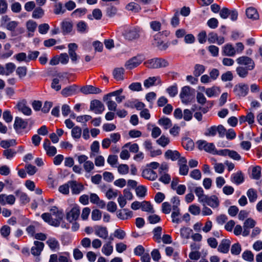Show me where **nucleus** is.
<instances>
[{
  "mask_svg": "<svg viewBox=\"0 0 262 262\" xmlns=\"http://www.w3.org/2000/svg\"><path fill=\"white\" fill-rule=\"evenodd\" d=\"M81 92L85 95L90 94H97L101 93V90L98 88L89 85L82 87L81 89Z\"/></svg>",
  "mask_w": 262,
  "mask_h": 262,
  "instance_id": "aec40b11",
  "label": "nucleus"
},
{
  "mask_svg": "<svg viewBox=\"0 0 262 262\" xmlns=\"http://www.w3.org/2000/svg\"><path fill=\"white\" fill-rule=\"evenodd\" d=\"M104 105L98 100H94L91 101L90 109L94 111L95 114H100L104 110Z\"/></svg>",
  "mask_w": 262,
  "mask_h": 262,
  "instance_id": "6e6552de",
  "label": "nucleus"
},
{
  "mask_svg": "<svg viewBox=\"0 0 262 262\" xmlns=\"http://www.w3.org/2000/svg\"><path fill=\"white\" fill-rule=\"evenodd\" d=\"M147 189L143 186H139L136 188L137 195L140 198H144L146 194Z\"/></svg>",
  "mask_w": 262,
  "mask_h": 262,
  "instance_id": "09e8293b",
  "label": "nucleus"
},
{
  "mask_svg": "<svg viewBox=\"0 0 262 262\" xmlns=\"http://www.w3.org/2000/svg\"><path fill=\"white\" fill-rule=\"evenodd\" d=\"M143 60L144 58L141 55L134 56L126 62L125 67L126 69L132 70L139 66Z\"/></svg>",
  "mask_w": 262,
  "mask_h": 262,
  "instance_id": "20e7f679",
  "label": "nucleus"
},
{
  "mask_svg": "<svg viewBox=\"0 0 262 262\" xmlns=\"http://www.w3.org/2000/svg\"><path fill=\"white\" fill-rule=\"evenodd\" d=\"M223 53L228 56H233L236 54L235 49L231 44L228 43L224 46Z\"/></svg>",
  "mask_w": 262,
  "mask_h": 262,
  "instance_id": "393cba45",
  "label": "nucleus"
},
{
  "mask_svg": "<svg viewBox=\"0 0 262 262\" xmlns=\"http://www.w3.org/2000/svg\"><path fill=\"white\" fill-rule=\"evenodd\" d=\"M248 91V85L243 83L235 85L233 89L235 95L239 98L246 96Z\"/></svg>",
  "mask_w": 262,
  "mask_h": 262,
  "instance_id": "39448f33",
  "label": "nucleus"
},
{
  "mask_svg": "<svg viewBox=\"0 0 262 262\" xmlns=\"http://www.w3.org/2000/svg\"><path fill=\"white\" fill-rule=\"evenodd\" d=\"M142 176L150 181H154L158 178L157 173L151 168H148L142 171Z\"/></svg>",
  "mask_w": 262,
  "mask_h": 262,
  "instance_id": "6ab92c4d",
  "label": "nucleus"
},
{
  "mask_svg": "<svg viewBox=\"0 0 262 262\" xmlns=\"http://www.w3.org/2000/svg\"><path fill=\"white\" fill-rule=\"evenodd\" d=\"M194 90L189 86H185L182 88L180 97L183 103L187 104L190 101L189 97L193 94Z\"/></svg>",
  "mask_w": 262,
  "mask_h": 262,
  "instance_id": "7ed1b4c3",
  "label": "nucleus"
},
{
  "mask_svg": "<svg viewBox=\"0 0 262 262\" xmlns=\"http://www.w3.org/2000/svg\"><path fill=\"white\" fill-rule=\"evenodd\" d=\"M261 176V167L259 166H256L252 168V178L253 179L258 180Z\"/></svg>",
  "mask_w": 262,
  "mask_h": 262,
  "instance_id": "a18cd8bd",
  "label": "nucleus"
},
{
  "mask_svg": "<svg viewBox=\"0 0 262 262\" xmlns=\"http://www.w3.org/2000/svg\"><path fill=\"white\" fill-rule=\"evenodd\" d=\"M141 209L142 211L145 212H150L152 213L155 212L150 202L148 201H144L142 202Z\"/></svg>",
  "mask_w": 262,
  "mask_h": 262,
  "instance_id": "473e14b6",
  "label": "nucleus"
},
{
  "mask_svg": "<svg viewBox=\"0 0 262 262\" xmlns=\"http://www.w3.org/2000/svg\"><path fill=\"white\" fill-rule=\"evenodd\" d=\"M124 72V69L122 68L115 69L113 73L114 78L117 80H122Z\"/></svg>",
  "mask_w": 262,
  "mask_h": 262,
  "instance_id": "72a5a7b5",
  "label": "nucleus"
},
{
  "mask_svg": "<svg viewBox=\"0 0 262 262\" xmlns=\"http://www.w3.org/2000/svg\"><path fill=\"white\" fill-rule=\"evenodd\" d=\"M242 251V247L241 245L238 243H235L233 244L231 248V253L233 255H239Z\"/></svg>",
  "mask_w": 262,
  "mask_h": 262,
  "instance_id": "de8ad7c7",
  "label": "nucleus"
},
{
  "mask_svg": "<svg viewBox=\"0 0 262 262\" xmlns=\"http://www.w3.org/2000/svg\"><path fill=\"white\" fill-rule=\"evenodd\" d=\"M256 224V222L252 218L247 219L244 223L243 227L253 228Z\"/></svg>",
  "mask_w": 262,
  "mask_h": 262,
  "instance_id": "338daca9",
  "label": "nucleus"
},
{
  "mask_svg": "<svg viewBox=\"0 0 262 262\" xmlns=\"http://www.w3.org/2000/svg\"><path fill=\"white\" fill-rule=\"evenodd\" d=\"M95 234L102 239H106L108 236V232L106 227L101 226H95Z\"/></svg>",
  "mask_w": 262,
  "mask_h": 262,
  "instance_id": "4468645a",
  "label": "nucleus"
},
{
  "mask_svg": "<svg viewBox=\"0 0 262 262\" xmlns=\"http://www.w3.org/2000/svg\"><path fill=\"white\" fill-rule=\"evenodd\" d=\"M78 46L75 43H70L68 45V53L73 62H76L78 59V55L76 53Z\"/></svg>",
  "mask_w": 262,
  "mask_h": 262,
  "instance_id": "f3484780",
  "label": "nucleus"
},
{
  "mask_svg": "<svg viewBox=\"0 0 262 262\" xmlns=\"http://www.w3.org/2000/svg\"><path fill=\"white\" fill-rule=\"evenodd\" d=\"M249 69L247 67H238L236 68V71L238 76L242 78L246 77L248 73Z\"/></svg>",
  "mask_w": 262,
  "mask_h": 262,
  "instance_id": "c03bdc74",
  "label": "nucleus"
},
{
  "mask_svg": "<svg viewBox=\"0 0 262 262\" xmlns=\"http://www.w3.org/2000/svg\"><path fill=\"white\" fill-rule=\"evenodd\" d=\"M71 191L73 194H78L83 190L84 186L81 183H77L76 181H69Z\"/></svg>",
  "mask_w": 262,
  "mask_h": 262,
  "instance_id": "a211bd4d",
  "label": "nucleus"
},
{
  "mask_svg": "<svg viewBox=\"0 0 262 262\" xmlns=\"http://www.w3.org/2000/svg\"><path fill=\"white\" fill-rule=\"evenodd\" d=\"M236 62L241 65H244L249 69L252 70L254 68V62L253 60L247 56H241L236 59Z\"/></svg>",
  "mask_w": 262,
  "mask_h": 262,
  "instance_id": "9d476101",
  "label": "nucleus"
},
{
  "mask_svg": "<svg viewBox=\"0 0 262 262\" xmlns=\"http://www.w3.org/2000/svg\"><path fill=\"white\" fill-rule=\"evenodd\" d=\"M88 26L84 21H80L77 24V29L78 32L83 33L87 31Z\"/></svg>",
  "mask_w": 262,
  "mask_h": 262,
  "instance_id": "864d4df0",
  "label": "nucleus"
},
{
  "mask_svg": "<svg viewBox=\"0 0 262 262\" xmlns=\"http://www.w3.org/2000/svg\"><path fill=\"white\" fill-rule=\"evenodd\" d=\"M54 7V12L56 14H63L66 12V9L63 8L61 3H56Z\"/></svg>",
  "mask_w": 262,
  "mask_h": 262,
  "instance_id": "13d9d810",
  "label": "nucleus"
},
{
  "mask_svg": "<svg viewBox=\"0 0 262 262\" xmlns=\"http://www.w3.org/2000/svg\"><path fill=\"white\" fill-rule=\"evenodd\" d=\"M144 64L149 69H160L169 65L168 61L162 58H154L146 60Z\"/></svg>",
  "mask_w": 262,
  "mask_h": 262,
  "instance_id": "f257e3e1",
  "label": "nucleus"
},
{
  "mask_svg": "<svg viewBox=\"0 0 262 262\" xmlns=\"http://www.w3.org/2000/svg\"><path fill=\"white\" fill-rule=\"evenodd\" d=\"M183 146L185 149L188 150H191L194 147V143L190 138H186L182 142Z\"/></svg>",
  "mask_w": 262,
  "mask_h": 262,
  "instance_id": "58836bf2",
  "label": "nucleus"
},
{
  "mask_svg": "<svg viewBox=\"0 0 262 262\" xmlns=\"http://www.w3.org/2000/svg\"><path fill=\"white\" fill-rule=\"evenodd\" d=\"M221 93L220 89L215 86L211 88H207L205 90V93L208 97L217 96Z\"/></svg>",
  "mask_w": 262,
  "mask_h": 262,
  "instance_id": "a878e982",
  "label": "nucleus"
},
{
  "mask_svg": "<svg viewBox=\"0 0 262 262\" xmlns=\"http://www.w3.org/2000/svg\"><path fill=\"white\" fill-rule=\"evenodd\" d=\"M44 10L40 7L35 8L32 12V17L35 19L41 18L44 15Z\"/></svg>",
  "mask_w": 262,
  "mask_h": 262,
  "instance_id": "4c0bfd02",
  "label": "nucleus"
},
{
  "mask_svg": "<svg viewBox=\"0 0 262 262\" xmlns=\"http://www.w3.org/2000/svg\"><path fill=\"white\" fill-rule=\"evenodd\" d=\"M72 28L73 25L69 21H63L62 23V29L64 34L70 33L72 30Z\"/></svg>",
  "mask_w": 262,
  "mask_h": 262,
  "instance_id": "603ef678",
  "label": "nucleus"
},
{
  "mask_svg": "<svg viewBox=\"0 0 262 262\" xmlns=\"http://www.w3.org/2000/svg\"><path fill=\"white\" fill-rule=\"evenodd\" d=\"M247 196L251 203L256 201L257 198V193L255 190L253 188H250L247 192Z\"/></svg>",
  "mask_w": 262,
  "mask_h": 262,
  "instance_id": "c9c22d12",
  "label": "nucleus"
},
{
  "mask_svg": "<svg viewBox=\"0 0 262 262\" xmlns=\"http://www.w3.org/2000/svg\"><path fill=\"white\" fill-rule=\"evenodd\" d=\"M194 192L198 198L199 202L202 203L207 195L204 194L203 188L201 187H196L194 189Z\"/></svg>",
  "mask_w": 262,
  "mask_h": 262,
  "instance_id": "2f4dec72",
  "label": "nucleus"
},
{
  "mask_svg": "<svg viewBox=\"0 0 262 262\" xmlns=\"http://www.w3.org/2000/svg\"><path fill=\"white\" fill-rule=\"evenodd\" d=\"M102 216L101 211L98 209H94L92 212V219L93 221H99L101 219Z\"/></svg>",
  "mask_w": 262,
  "mask_h": 262,
  "instance_id": "774afa93",
  "label": "nucleus"
},
{
  "mask_svg": "<svg viewBox=\"0 0 262 262\" xmlns=\"http://www.w3.org/2000/svg\"><path fill=\"white\" fill-rule=\"evenodd\" d=\"M162 83L161 80L159 76L150 77L148 79L144 81V86L146 88H149L150 86L155 85L161 84Z\"/></svg>",
  "mask_w": 262,
  "mask_h": 262,
  "instance_id": "ddd939ff",
  "label": "nucleus"
},
{
  "mask_svg": "<svg viewBox=\"0 0 262 262\" xmlns=\"http://www.w3.org/2000/svg\"><path fill=\"white\" fill-rule=\"evenodd\" d=\"M164 156L166 159L174 161L180 158V154L177 150L168 149L165 152Z\"/></svg>",
  "mask_w": 262,
  "mask_h": 262,
  "instance_id": "4be33fe9",
  "label": "nucleus"
},
{
  "mask_svg": "<svg viewBox=\"0 0 262 262\" xmlns=\"http://www.w3.org/2000/svg\"><path fill=\"white\" fill-rule=\"evenodd\" d=\"M81 134L82 129L78 126H76L72 129L71 135L74 139H79L81 137Z\"/></svg>",
  "mask_w": 262,
  "mask_h": 262,
  "instance_id": "e433bc0d",
  "label": "nucleus"
},
{
  "mask_svg": "<svg viewBox=\"0 0 262 262\" xmlns=\"http://www.w3.org/2000/svg\"><path fill=\"white\" fill-rule=\"evenodd\" d=\"M230 245L231 241L229 239H223L220 243L217 250L219 252L222 253H227L229 251Z\"/></svg>",
  "mask_w": 262,
  "mask_h": 262,
  "instance_id": "f8f14e48",
  "label": "nucleus"
},
{
  "mask_svg": "<svg viewBox=\"0 0 262 262\" xmlns=\"http://www.w3.org/2000/svg\"><path fill=\"white\" fill-rule=\"evenodd\" d=\"M243 258L248 261H253L254 260V255L251 251L246 250L242 254Z\"/></svg>",
  "mask_w": 262,
  "mask_h": 262,
  "instance_id": "6e6d98bb",
  "label": "nucleus"
},
{
  "mask_svg": "<svg viewBox=\"0 0 262 262\" xmlns=\"http://www.w3.org/2000/svg\"><path fill=\"white\" fill-rule=\"evenodd\" d=\"M170 142L169 139L164 135L161 136V137L157 140V143L162 147H165Z\"/></svg>",
  "mask_w": 262,
  "mask_h": 262,
  "instance_id": "5fc2aeb1",
  "label": "nucleus"
},
{
  "mask_svg": "<svg viewBox=\"0 0 262 262\" xmlns=\"http://www.w3.org/2000/svg\"><path fill=\"white\" fill-rule=\"evenodd\" d=\"M83 168L86 172L89 173L94 169V164L92 161L88 160L83 164Z\"/></svg>",
  "mask_w": 262,
  "mask_h": 262,
  "instance_id": "69168bd1",
  "label": "nucleus"
},
{
  "mask_svg": "<svg viewBox=\"0 0 262 262\" xmlns=\"http://www.w3.org/2000/svg\"><path fill=\"white\" fill-rule=\"evenodd\" d=\"M208 41L210 43H213L217 42L218 45H221L224 42L225 39L223 37H219L217 33L211 32L208 34Z\"/></svg>",
  "mask_w": 262,
  "mask_h": 262,
  "instance_id": "2eb2a0df",
  "label": "nucleus"
},
{
  "mask_svg": "<svg viewBox=\"0 0 262 262\" xmlns=\"http://www.w3.org/2000/svg\"><path fill=\"white\" fill-rule=\"evenodd\" d=\"M162 35L161 32H159L154 36V40L152 44L161 51L166 50L169 46L168 42H164L161 40L160 37Z\"/></svg>",
  "mask_w": 262,
  "mask_h": 262,
  "instance_id": "423d86ee",
  "label": "nucleus"
},
{
  "mask_svg": "<svg viewBox=\"0 0 262 262\" xmlns=\"http://www.w3.org/2000/svg\"><path fill=\"white\" fill-rule=\"evenodd\" d=\"M101 251L106 256L110 255L113 252V246L112 245V242L108 241L105 243L102 248Z\"/></svg>",
  "mask_w": 262,
  "mask_h": 262,
  "instance_id": "bb28decb",
  "label": "nucleus"
},
{
  "mask_svg": "<svg viewBox=\"0 0 262 262\" xmlns=\"http://www.w3.org/2000/svg\"><path fill=\"white\" fill-rule=\"evenodd\" d=\"M246 13L247 16L250 19L256 20L259 17L257 10L253 7H249L247 9Z\"/></svg>",
  "mask_w": 262,
  "mask_h": 262,
  "instance_id": "c85d7f7f",
  "label": "nucleus"
},
{
  "mask_svg": "<svg viewBox=\"0 0 262 262\" xmlns=\"http://www.w3.org/2000/svg\"><path fill=\"white\" fill-rule=\"evenodd\" d=\"M244 178L241 171H238L233 173L231 177V181L232 182L239 185L244 182Z\"/></svg>",
  "mask_w": 262,
  "mask_h": 262,
  "instance_id": "5701e85b",
  "label": "nucleus"
},
{
  "mask_svg": "<svg viewBox=\"0 0 262 262\" xmlns=\"http://www.w3.org/2000/svg\"><path fill=\"white\" fill-rule=\"evenodd\" d=\"M80 210L78 206H74L71 210L67 213V219L70 222L77 220L80 215Z\"/></svg>",
  "mask_w": 262,
  "mask_h": 262,
  "instance_id": "1a4fd4ad",
  "label": "nucleus"
},
{
  "mask_svg": "<svg viewBox=\"0 0 262 262\" xmlns=\"http://www.w3.org/2000/svg\"><path fill=\"white\" fill-rule=\"evenodd\" d=\"M34 246L31 248V252L34 256H38L40 254L44 248L42 242L35 241L34 242Z\"/></svg>",
  "mask_w": 262,
  "mask_h": 262,
  "instance_id": "dca6fc26",
  "label": "nucleus"
},
{
  "mask_svg": "<svg viewBox=\"0 0 262 262\" xmlns=\"http://www.w3.org/2000/svg\"><path fill=\"white\" fill-rule=\"evenodd\" d=\"M118 171L121 174H126L128 173L129 167L127 164H120L118 166Z\"/></svg>",
  "mask_w": 262,
  "mask_h": 262,
  "instance_id": "bf43d9fd",
  "label": "nucleus"
},
{
  "mask_svg": "<svg viewBox=\"0 0 262 262\" xmlns=\"http://www.w3.org/2000/svg\"><path fill=\"white\" fill-rule=\"evenodd\" d=\"M27 68L26 67H19L16 70L17 75L20 78L25 77L27 75Z\"/></svg>",
  "mask_w": 262,
  "mask_h": 262,
  "instance_id": "680f3d73",
  "label": "nucleus"
},
{
  "mask_svg": "<svg viewBox=\"0 0 262 262\" xmlns=\"http://www.w3.org/2000/svg\"><path fill=\"white\" fill-rule=\"evenodd\" d=\"M179 16H180V12H179V10H176L174 15L172 16V17L171 18V20H170V24L174 28L178 27L179 25V23H180Z\"/></svg>",
  "mask_w": 262,
  "mask_h": 262,
  "instance_id": "f704fd0d",
  "label": "nucleus"
},
{
  "mask_svg": "<svg viewBox=\"0 0 262 262\" xmlns=\"http://www.w3.org/2000/svg\"><path fill=\"white\" fill-rule=\"evenodd\" d=\"M159 125L162 126L165 129H167L172 126V122L170 119L168 118H162L158 121Z\"/></svg>",
  "mask_w": 262,
  "mask_h": 262,
  "instance_id": "7c9ffc66",
  "label": "nucleus"
},
{
  "mask_svg": "<svg viewBox=\"0 0 262 262\" xmlns=\"http://www.w3.org/2000/svg\"><path fill=\"white\" fill-rule=\"evenodd\" d=\"M203 205H207L213 208H217L220 204V201L218 198L213 195L210 196L206 195V198L202 203Z\"/></svg>",
  "mask_w": 262,
  "mask_h": 262,
  "instance_id": "9b49d317",
  "label": "nucleus"
},
{
  "mask_svg": "<svg viewBox=\"0 0 262 262\" xmlns=\"http://www.w3.org/2000/svg\"><path fill=\"white\" fill-rule=\"evenodd\" d=\"M125 37L127 39L130 40L137 39L139 37L138 31L136 28L130 29L126 31Z\"/></svg>",
  "mask_w": 262,
  "mask_h": 262,
  "instance_id": "b1692460",
  "label": "nucleus"
},
{
  "mask_svg": "<svg viewBox=\"0 0 262 262\" xmlns=\"http://www.w3.org/2000/svg\"><path fill=\"white\" fill-rule=\"evenodd\" d=\"M196 144L200 150H204L206 152L213 154L215 147L213 143H208L205 140H199Z\"/></svg>",
  "mask_w": 262,
  "mask_h": 262,
  "instance_id": "0eeeda50",
  "label": "nucleus"
},
{
  "mask_svg": "<svg viewBox=\"0 0 262 262\" xmlns=\"http://www.w3.org/2000/svg\"><path fill=\"white\" fill-rule=\"evenodd\" d=\"M17 108L19 111L21 112L25 115L30 116L32 114L31 109L26 105V101L18 102L17 104Z\"/></svg>",
  "mask_w": 262,
  "mask_h": 262,
  "instance_id": "412c9836",
  "label": "nucleus"
},
{
  "mask_svg": "<svg viewBox=\"0 0 262 262\" xmlns=\"http://www.w3.org/2000/svg\"><path fill=\"white\" fill-rule=\"evenodd\" d=\"M205 68L203 65L196 64L194 67L193 74L195 77L200 76L205 71Z\"/></svg>",
  "mask_w": 262,
  "mask_h": 262,
  "instance_id": "49530a36",
  "label": "nucleus"
},
{
  "mask_svg": "<svg viewBox=\"0 0 262 262\" xmlns=\"http://www.w3.org/2000/svg\"><path fill=\"white\" fill-rule=\"evenodd\" d=\"M103 99L104 101H106V104L110 111H115L116 110L117 104L115 101L111 100V97H109V99H105L104 96Z\"/></svg>",
  "mask_w": 262,
  "mask_h": 262,
  "instance_id": "37998d69",
  "label": "nucleus"
},
{
  "mask_svg": "<svg viewBox=\"0 0 262 262\" xmlns=\"http://www.w3.org/2000/svg\"><path fill=\"white\" fill-rule=\"evenodd\" d=\"M75 91V88L74 86H70L63 89L61 91V93L63 96H68L73 94Z\"/></svg>",
  "mask_w": 262,
  "mask_h": 262,
  "instance_id": "052dcab7",
  "label": "nucleus"
},
{
  "mask_svg": "<svg viewBox=\"0 0 262 262\" xmlns=\"http://www.w3.org/2000/svg\"><path fill=\"white\" fill-rule=\"evenodd\" d=\"M46 243L52 250H55L59 248V242L55 238H49Z\"/></svg>",
  "mask_w": 262,
  "mask_h": 262,
  "instance_id": "c756f323",
  "label": "nucleus"
},
{
  "mask_svg": "<svg viewBox=\"0 0 262 262\" xmlns=\"http://www.w3.org/2000/svg\"><path fill=\"white\" fill-rule=\"evenodd\" d=\"M192 232V229L188 227H184L181 228L180 230V234L181 236L186 239H188L190 237Z\"/></svg>",
  "mask_w": 262,
  "mask_h": 262,
  "instance_id": "3c124183",
  "label": "nucleus"
},
{
  "mask_svg": "<svg viewBox=\"0 0 262 262\" xmlns=\"http://www.w3.org/2000/svg\"><path fill=\"white\" fill-rule=\"evenodd\" d=\"M16 144V141L14 139L2 140L0 143L1 147L6 149H9L10 146L15 145Z\"/></svg>",
  "mask_w": 262,
  "mask_h": 262,
  "instance_id": "a19ab883",
  "label": "nucleus"
},
{
  "mask_svg": "<svg viewBox=\"0 0 262 262\" xmlns=\"http://www.w3.org/2000/svg\"><path fill=\"white\" fill-rule=\"evenodd\" d=\"M11 228L7 225H4L2 227L0 230L1 235L4 237H8L10 233Z\"/></svg>",
  "mask_w": 262,
  "mask_h": 262,
  "instance_id": "e2e57ef3",
  "label": "nucleus"
},
{
  "mask_svg": "<svg viewBox=\"0 0 262 262\" xmlns=\"http://www.w3.org/2000/svg\"><path fill=\"white\" fill-rule=\"evenodd\" d=\"M196 99L198 103L202 105H204L207 102V99L204 95L201 92L197 93Z\"/></svg>",
  "mask_w": 262,
  "mask_h": 262,
  "instance_id": "0e129e2a",
  "label": "nucleus"
},
{
  "mask_svg": "<svg viewBox=\"0 0 262 262\" xmlns=\"http://www.w3.org/2000/svg\"><path fill=\"white\" fill-rule=\"evenodd\" d=\"M86 11L87 10L85 8H78L72 13L71 15L73 17H80L84 15Z\"/></svg>",
  "mask_w": 262,
  "mask_h": 262,
  "instance_id": "4d7b16f0",
  "label": "nucleus"
},
{
  "mask_svg": "<svg viewBox=\"0 0 262 262\" xmlns=\"http://www.w3.org/2000/svg\"><path fill=\"white\" fill-rule=\"evenodd\" d=\"M162 230V227L159 226L155 228L153 230L154 234V237L156 239V241L158 243L161 242Z\"/></svg>",
  "mask_w": 262,
  "mask_h": 262,
  "instance_id": "8fccbe9b",
  "label": "nucleus"
},
{
  "mask_svg": "<svg viewBox=\"0 0 262 262\" xmlns=\"http://www.w3.org/2000/svg\"><path fill=\"white\" fill-rule=\"evenodd\" d=\"M17 196L19 198L20 201L23 204H26L30 201V198L28 197L27 194L24 192H23L19 190H17L15 192Z\"/></svg>",
  "mask_w": 262,
  "mask_h": 262,
  "instance_id": "ea45409f",
  "label": "nucleus"
},
{
  "mask_svg": "<svg viewBox=\"0 0 262 262\" xmlns=\"http://www.w3.org/2000/svg\"><path fill=\"white\" fill-rule=\"evenodd\" d=\"M28 122L25 120H23L21 118L16 117L15 119L14 123V127L15 129L17 128H26L27 126Z\"/></svg>",
  "mask_w": 262,
  "mask_h": 262,
  "instance_id": "cd10ccee",
  "label": "nucleus"
},
{
  "mask_svg": "<svg viewBox=\"0 0 262 262\" xmlns=\"http://www.w3.org/2000/svg\"><path fill=\"white\" fill-rule=\"evenodd\" d=\"M5 75L8 76L12 74L16 68L15 65L12 62H9L5 64Z\"/></svg>",
  "mask_w": 262,
  "mask_h": 262,
  "instance_id": "79ce46f5",
  "label": "nucleus"
},
{
  "mask_svg": "<svg viewBox=\"0 0 262 262\" xmlns=\"http://www.w3.org/2000/svg\"><path fill=\"white\" fill-rule=\"evenodd\" d=\"M226 132V128L222 125H214L208 128L205 135L207 136L214 137L218 134L220 137L223 138L225 136Z\"/></svg>",
  "mask_w": 262,
  "mask_h": 262,
  "instance_id": "f03ea898",
  "label": "nucleus"
}]
</instances>
